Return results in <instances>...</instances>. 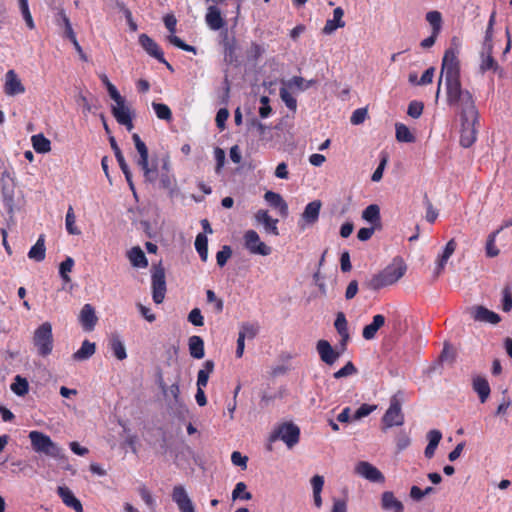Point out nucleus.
<instances>
[{
    "label": "nucleus",
    "instance_id": "nucleus-1",
    "mask_svg": "<svg viewBox=\"0 0 512 512\" xmlns=\"http://www.w3.org/2000/svg\"><path fill=\"white\" fill-rule=\"evenodd\" d=\"M445 89L446 103L459 115L460 119L479 116L474 95L469 90L463 89L461 83L447 86Z\"/></svg>",
    "mask_w": 512,
    "mask_h": 512
},
{
    "label": "nucleus",
    "instance_id": "nucleus-2",
    "mask_svg": "<svg viewBox=\"0 0 512 512\" xmlns=\"http://www.w3.org/2000/svg\"><path fill=\"white\" fill-rule=\"evenodd\" d=\"M456 41L457 38L454 37L452 39V45H455V47L451 46L444 52L441 63L440 78L437 85L436 100L438 99L440 94L443 78L445 81V87L461 83L459 49L457 47Z\"/></svg>",
    "mask_w": 512,
    "mask_h": 512
},
{
    "label": "nucleus",
    "instance_id": "nucleus-3",
    "mask_svg": "<svg viewBox=\"0 0 512 512\" xmlns=\"http://www.w3.org/2000/svg\"><path fill=\"white\" fill-rule=\"evenodd\" d=\"M32 449L39 454H44L56 460L65 458L64 450L55 442L52 441L47 434L33 430L28 435Z\"/></svg>",
    "mask_w": 512,
    "mask_h": 512
},
{
    "label": "nucleus",
    "instance_id": "nucleus-4",
    "mask_svg": "<svg viewBox=\"0 0 512 512\" xmlns=\"http://www.w3.org/2000/svg\"><path fill=\"white\" fill-rule=\"evenodd\" d=\"M405 272L406 266L403 263L388 265L382 271L373 275L367 286L371 290L378 291L396 283L404 276Z\"/></svg>",
    "mask_w": 512,
    "mask_h": 512
},
{
    "label": "nucleus",
    "instance_id": "nucleus-5",
    "mask_svg": "<svg viewBox=\"0 0 512 512\" xmlns=\"http://www.w3.org/2000/svg\"><path fill=\"white\" fill-rule=\"evenodd\" d=\"M33 345L37 349L38 355L47 357L52 353L54 347V339L52 333V325L50 322L42 323L33 334Z\"/></svg>",
    "mask_w": 512,
    "mask_h": 512
},
{
    "label": "nucleus",
    "instance_id": "nucleus-6",
    "mask_svg": "<svg viewBox=\"0 0 512 512\" xmlns=\"http://www.w3.org/2000/svg\"><path fill=\"white\" fill-rule=\"evenodd\" d=\"M282 440L288 448L295 446L300 439V429L292 422H285L278 425L269 437L270 442Z\"/></svg>",
    "mask_w": 512,
    "mask_h": 512
},
{
    "label": "nucleus",
    "instance_id": "nucleus-7",
    "mask_svg": "<svg viewBox=\"0 0 512 512\" xmlns=\"http://www.w3.org/2000/svg\"><path fill=\"white\" fill-rule=\"evenodd\" d=\"M494 43L490 41H483L481 50L479 52V72L485 74L488 71L503 76L504 70L493 57Z\"/></svg>",
    "mask_w": 512,
    "mask_h": 512
},
{
    "label": "nucleus",
    "instance_id": "nucleus-8",
    "mask_svg": "<svg viewBox=\"0 0 512 512\" xmlns=\"http://www.w3.org/2000/svg\"><path fill=\"white\" fill-rule=\"evenodd\" d=\"M132 140L134 142L135 148L139 153V158L137 160V165L141 168L144 174V178L147 182H154L156 180L157 169L156 167H150L148 161V148L146 144L142 141L140 136L137 133L132 135Z\"/></svg>",
    "mask_w": 512,
    "mask_h": 512
},
{
    "label": "nucleus",
    "instance_id": "nucleus-9",
    "mask_svg": "<svg viewBox=\"0 0 512 512\" xmlns=\"http://www.w3.org/2000/svg\"><path fill=\"white\" fill-rule=\"evenodd\" d=\"M382 423L384 425V430L394 426H402L404 424L401 400L397 394L391 397L390 405L382 417Z\"/></svg>",
    "mask_w": 512,
    "mask_h": 512
},
{
    "label": "nucleus",
    "instance_id": "nucleus-10",
    "mask_svg": "<svg viewBox=\"0 0 512 512\" xmlns=\"http://www.w3.org/2000/svg\"><path fill=\"white\" fill-rule=\"evenodd\" d=\"M460 144L464 148L471 147L477 140L476 124L479 123V116L464 117L460 119Z\"/></svg>",
    "mask_w": 512,
    "mask_h": 512
},
{
    "label": "nucleus",
    "instance_id": "nucleus-11",
    "mask_svg": "<svg viewBox=\"0 0 512 512\" xmlns=\"http://www.w3.org/2000/svg\"><path fill=\"white\" fill-rule=\"evenodd\" d=\"M151 280L153 301L156 304H161L166 294V280L165 270L160 264L153 266Z\"/></svg>",
    "mask_w": 512,
    "mask_h": 512
},
{
    "label": "nucleus",
    "instance_id": "nucleus-12",
    "mask_svg": "<svg viewBox=\"0 0 512 512\" xmlns=\"http://www.w3.org/2000/svg\"><path fill=\"white\" fill-rule=\"evenodd\" d=\"M244 245L252 254L267 256L271 253V248L260 240L255 230H247L244 234Z\"/></svg>",
    "mask_w": 512,
    "mask_h": 512
},
{
    "label": "nucleus",
    "instance_id": "nucleus-13",
    "mask_svg": "<svg viewBox=\"0 0 512 512\" xmlns=\"http://www.w3.org/2000/svg\"><path fill=\"white\" fill-rule=\"evenodd\" d=\"M139 44L150 56L164 64L169 70H173L172 65L166 61L162 49L151 37L144 33L141 34L139 36Z\"/></svg>",
    "mask_w": 512,
    "mask_h": 512
},
{
    "label": "nucleus",
    "instance_id": "nucleus-14",
    "mask_svg": "<svg viewBox=\"0 0 512 512\" xmlns=\"http://www.w3.org/2000/svg\"><path fill=\"white\" fill-rule=\"evenodd\" d=\"M171 498L177 505L180 512H196L191 498L182 485H176L173 487Z\"/></svg>",
    "mask_w": 512,
    "mask_h": 512
},
{
    "label": "nucleus",
    "instance_id": "nucleus-15",
    "mask_svg": "<svg viewBox=\"0 0 512 512\" xmlns=\"http://www.w3.org/2000/svg\"><path fill=\"white\" fill-rule=\"evenodd\" d=\"M355 473L370 482L383 483L385 481L383 473L367 461L358 462L355 466Z\"/></svg>",
    "mask_w": 512,
    "mask_h": 512
},
{
    "label": "nucleus",
    "instance_id": "nucleus-16",
    "mask_svg": "<svg viewBox=\"0 0 512 512\" xmlns=\"http://www.w3.org/2000/svg\"><path fill=\"white\" fill-rule=\"evenodd\" d=\"M112 114L116 121L126 127L128 131H131L134 127L132 121V115L129 107L125 104V99L121 98L116 105L112 107Z\"/></svg>",
    "mask_w": 512,
    "mask_h": 512
},
{
    "label": "nucleus",
    "instance_id": "nucleus-17",
    "mask_svg": "<svg viewBox=\"0 0 512 512\" xmlns=\"http://www.w3.org/2000/svg\"><path fill=\"white\" fill-rule=\"evenodd\" d=\"M316 349L320 359L330 366L333 365L342 354L339 350H335L327 340L323 339L317 342Z\"/></svg>",
    "mask_w": 512,
    "mask_h": 512
},
{
    "label": "nucleus",
    "instance_id": "nucleus-18",
    "mask_svg": "<svg viewBox=\"0 0 512 512\" xmlns=\"http://www.w3.org/2000/svg\"><path fill=\"white\" fill-rule=\"evenodd\" d=\"M4 92L8 96H15L25 92V87L14 70H8L5 74Z\"/></svg>",
    "mask_w": 512,
    "mask_h": 512
},
{
    "label": "nucleus",
    "instance_id": "nucleus-19",
    "mask_svg": "<svg viewBox=\"0 0 512 512\" xmlns=\"http://www.w3.org/2000/svg\"><path fill=\"white\" fill-rule=\"evenodd\" d=\"M79 321L85 331L90 332L95 328L98 318L96 316L95 309L91 304H85L82 307Z\"/></svg>",
    "mask_w": 512,
    "mask_h": 512
},
{
    "label": "nucleus",
    "instance_id": "nucleus-20",
    "mask_svg": "<svg viewBox=\"0 0 512 512\" xmlns=\"http://www.w3.org/2000/svg\"><path fill=\"white\" fill-rule=\"evenodd\" d=\"M255 220L257 223L262 224L264 226V230L266 233L272 234L274 236L279 235L278 231V219L272 218L267 210H258L255 213Z\"/></svg>",
    "mask_w": 512,
    "mask_h": 512
},
{
    "label": "nucleus",
    "instance_id": "nucleus-21",
    "mask_svg": "<svg viewBox=\"0 0 512 512\" xmlns=\"http://www.w3.org/2000/svg\"><path fill=\"white\" fill-rule=\"evenodd\" d=\"M57 494L61 498L62 502L69 508H72L75 512H84L83 506L73 492L66 486H59Z\"/></svg>",
    "mask_w": 512,
    "mask_h": 512
},
{
    "label": "nucleus",
    "instance_id": "nucleus-22",
    "mask_svg": "<svg viewBox=\"0 0 512 512\" xmlns=\"http://www.w3.org/2000/svg\"><path fill=\"white\" fill-rule=\"evenodd\" d=\"M471 313L474 320L479 322L498 324L501 320L497 313L485 308L484 306L473 307Z\"/></svg>",
    "mask_w": 512,
    "mask_h": 512
},
{
    "label": "nucleus",
    "instance_id": "nucleus-23",
    "mask_svg": "<svg viewBox=\"0 0 512 512\" xmlns=\"http://www.w3.org/2000/svg\"><path fill=\"white\" fill-rule=\"evenodd\" d=\"M205 21L211 30L217 31L225 26V20L217 6H209L205 15Z\"/></svg>",
    "mask_w": 512,
    "mask_h": 512
},
{
    "label": "nucleus",
    "instance_id": "nucleus-24",
    "mask_svg": "<svg viewBox=\"0 0 512 512\" xmlns=\"http://www.w3.org/2000/svg\"><path fill=\"white\" fill-rule=\"evenodd\" d=\"M344 10L341 7H337L333 10V19H328L322 32L326 35L332 34L338 28H343L345 22L343 21Z\"/></svg>",
    "mask_w": 512,
    "mask_h": 512
},
{
    "label": "nucleus",
    "instance_id": "nucleus-25",
    "mask_svg": "<svg viewBox=\"0 0 512 512\" xmlns=\"http://www.w3.org/2000/svg\"><path fill=\"white\" fill-rule=\"evenodd\" d=\"M264 199L270 206L278 209L281 216L286 217L288 215V205L280 194L267 191L264 194Z\"/></svg>",
    "mask_w": 512,
    "mask_h": 512
},
{
    "label": "nucleus",
    "instance_id": "nucleus-26",
    "mask_svg": "<svg viewBox=\"0 0 512 512\" xmlns=\"http://www.w3.org/2000/svg\"><path fill=\"white\" fill-rule=\"evenodd\" d=\"M385 324V317L382 314H376L372 322L366 325L362 330V337L365 340H372L376 337L378 330Z\"/></svg>",
    "mask_w": 512,
    "mask_h": 512
},
{
    "label": "nucleus",
    "instance_id": "nucleus-27",
    "mask_svg": "<svg viewBox=\"0 0 512 512\" xmlns=\"http://www.w3.org/2000/svg\"><path fill=\"white\" fill-rule=\"evenodd\" d=\"M322 203L320 200H314L308 203L302 214V219L309 225L318 221Z\"/></svg>",
    "mask_w": 512,
    "mask_h": 512
},
{
    "label": "nucleus",
    "instance_id": "nucleus-28",
    "mask_svg": "<svg viewBox=\"0 0 512 512\" xmlns=\"http://www.w3.org/2000/svg\"><path fill=\"white\" fill-rule=\"evenodd\" d=\"M381 505L384 510L393 512H403L404 506L393 494V492L386 491L382 494Z\"/></svg>",
    "mask_w": 512,
    "mask_h": 512
},
{
    "label": "nucleus",
    "instance_id": "nucleus-29",
    "mask_svg": "<svg viewBox=\"0 0 512 512\" xmlns=\"http://www.w3.org/2000/svg\"><path fill=\"white\" fill-rule=\"evenodd\" d=\"M109 348L112 351L113 355L118 360L122 361L127 358V353H126L124 343L118 334L114 333L110 336Z\"/></svg>",
    "mask_w": 512,
    "mask_h": 512
},
{
    "label": "nucleus",
    "instance_id": "nucleus-30",
    "mask_svg": "<svg viewBox=\"0 0 512 512\" xmlns=\"http://www.w3.org/2000/svg\"><path fill=\"white\" fill-rule=\"evenodd\" d=\"M45 256V236L42 234L39 236L36 243L30 248L28 252V257L36 262H41L45 259Z\"/></svg>",
    "mask_w": 512,
    "mask_h": 512
},
{
    "label": "nucleus",
    "instance_id": "nucleus-31",
    "mask_svg": "<svg viewBox=\"0 0 512 512\" xmlns=\"http://www.w3.org/2000/svg\"><path fill=\"white\" fill-rule=\"evenodd\" d=\"M96 351V345L93 342H90L89 340H84L82 342L81 347L73 353L72 358L75 361H84L89 359L95 354Z\"/></svg>",
    "mask_w": 512,
    "mask_h": 512
},
{
    "label": "nucleus",
    "instance_id": "nucleus-32",
    "mask_svg": "<svg viewBox=\"0 0 512 512\" xmlns=\"http://www.w3.org/2000/svg\"><path fill=\"white\" fill-rule=\"evenodd\" d=\"M473 389L478 394L481 403H485L491 392L488 381L481 376L475 377L473 379Z\"/></svg>",
    "mask_w": 512,
    "mask_h": 512
},
{
    "label": "nucleus",
    "instance_id": "nucleus-33",
    "mask_svg": "<svg viewBox=\"0 0 512 512\" xmlns=\"http://www.w3.org/2000/svg\"><path fill=\"white\" fill-rule=\"evenodd\" d=\"M190 355L195 359H202L205 355L204 341L200 336L193 335L188 340Z\"/></svg>",
    "mask_w": 512,
    "mask_h": 512
},
{
    "label": "nucleus",
    "instance_id": "nucleus-34",
    "mask_svg": "<svg viewBox=\"0 0 512 512\" xmlns=\"http://www.w3.org/2000/svg\"><path fill=\"white\" fill-rule=\"evenodd\" d=\"M362 218L374 227L381 226L380 208L376 204L367 206L362 212Z\"/></svg>",
    "mask_w": 512,
    "mask_h": 512
},
{
    "label": "nucleus",
    "instance_id": "nucleus-35",
    "mask_svg": "<svg viewBox=\"0 0 512 512\" xmlns=\"http://www.w3.org/2000/svg\"><path fill=\"white\" fill-rule=\"evenodd\" d=\"M215 364L212 360H206L203 363V368L197 374V387L205 388L208 384L209 376L214 371Z\"/></svg>",
    "mask_w": 512,
    "mask_h": 512
},
{
    "label": "nucleus",
    "instance_id": "nucleus-36",
    "mask_svg": "<svg viewBox=\"0 0 512 512\" xmlns=\"http://www.w3.org/2000/svg\"><path fill=\"white\" fill-rule=\"evenodd\" d=\"M159 186L160 188L168 191L170 197H173L177 190V183L174 174L161 172Z\"/></svg>",
    "mask_w": 512,
    "mask_h": 512
},
{
    "label": "nucleus",
    "instance_id": "nucleus-37",
    "mask_svg": "<svg viewBox=\"0 0 512 512\" xmlns=\"http://www.w3.org/2000/svg\"><path fill=\"white\" fill-rule=\"evenodd\" d=\"M32 146L37 153H47L51 150V142L43 134H36L31 137Z\"/></svg>",
    "mask_w": 512,
    "mask_h": 512
},
{
    "label": "nucleus",
    "instance_id": "nucleus-38",
    "mask_svg": "<svg viewBox=\"0 0 512 512\" xmlns=\"http://www.w3.org/2000/svg\"><path fill=\"white\" fill-rule=\"evenodd\" d=\"M128 258L134 267H146L148 265L147 258L140 247H133L128 252Z\"/></svg>",
    "mask_w": 512,
    "mask_h": 512
},
{
    "label": "nucleus",
    "instance_id": "nucleus-39",
    "mask_svg": "<svg viewBox=\"0 0 512 512\" xmlns=\"http://www.w3.org/2000/svg\"><path fill=\"white\" fill-rule=\"evenodd\" d=\"M500 233V230H495L492 233H490L486 240L485 245V252L486 256L489 258H494L499 255L500 250L496 246V238L497 235Z\"/></svg>",
    "mask_w": 512,
    "mask_h": 512
},
{
    "label": "nucleus",
    "instance_id": "nucleus-40",
    "mask_svg": "<svg viewBox=\"0 0 512 512\" xmlns=\"http://www.w3.org/2000/svg\"><path fill=\"white\" fill-rule=\"evenodd\" d=\"M396 139L398 142L413 143L415 136L411 133L409 128L403 123H397L395 125Z\"/></svg>",
    "mask_w": 512,
    "mask_h": 512
},
{
    "label": "nucleus",
    "instance_id": "nucleus-41",
    "mask_svg": "<svg viewBox=\"0 0 512 512\" xmlns=\"http://www.w3.org/2000/svg\"><path fill=\"white\" fill-rule=\"evenodd\" d=\"M195 248L202 261H207L208 258V239L205 234L199 233L196 236Z\"/></svg>",
    "mask_w": 512,
    "mask_h": 512
},
{
    "label": "nucleus",
    "instance_id": "nucleus-42",
    "mask_svg": "<svg viewBox=\"0 0 512 512\" xmlns=\"http://www.w3.org/2000/svg\"><path fill=\"white\" fill-rule=\"evenodd\" d=\"M426 20L431 25L433 34H440L442 29V15L439 11H430L426 14Z\"/></svg>",
    "mask_w": 512,
    "mask_h": 512
},
{
    "label": "nucleus",
    "instance_id": "nucleus-43",
    "mask_svg": "<svg viewBox=\"0 0 512 512\" xmlns=\"http://www.w3.org/2000/svg\"><path fill=\"white\" fill-rule=\"evenodd\" d=\"M76 223V216L74 213V209L72 206L68 207L66 217H65V226L66 230L70 235H79L81 231L78 229V227L75 225Z\"/></svg>",
    "mask_w": 512,
    "mask_h": 512
},
{
    "label": "nucleus",
    "instance_id": "nucleus-44",
    "mask_svg": "<svg viewBox=\"0 0 512 512\" xmlns=\"http://www.w3.org/2000/svg\"><path fill=\"white\" fill-rule=\"evenodd\" d=\"M11 390L18 396H24L28 393L29 390L28 381L25 378L17 375L15 377V382L11 385Z\"/></svg>",
    "mask_w": 512,
    "mask_h": 512
},
{
    "label": "nucleus",
    "instance_id": "nucleus-45",
    "mask_svg": "<svg viewBox=\"0 0 512 512\" xmlns=\"http://www.w3.org/2000/svg\"><path fill=\"white\" fill-rule=\"evenodd\" d=\"M152 107L159 119L166 121L172 120L171 109L166 104L153 102Z\"/></svg>",
    "mask_w": 512,
    "mask_h": 512
},
{
    "label": "nucleus",
    "instance_id": "nucleus-46",
    "mask_svg": "<svg viewBox=\"0 0 512 512\" xmlns=\"http://www.w3.org/2000/svg\"><path fill=\"white\" fill-rule=\"evenodd\" d=\"M247 486L244 482H238L232 492L233 499L250 500L252 494L248 492Z\"/></svg>",
    "mask_w": 512,
    "mask_h": 512
},
{
    "label": "nucleus",
    "instance_id": "nucleus-47",
    "mask_svg": "<svg viewBox=\"0 0 512 512\" xmlns=\"http://www.w3.org/2000/svg\"><path fill=\"white\" fill-rule=\"evenodd\" d=\"M73 266L74 260L71 257H67L64 261L61 262L59 266V274L65 282H69L71 280L68 276V273L72 271Z\"/></svg>",
    "mask_w": 512,
    "mask_h": 512
},
{
    "label": "nucleus",
    "instance_id": "nucleus-48",
    "mask_svg": "<svg viewBox=\"0 0 512 512\" xmlns=\"http://www.w3.org/2000/svg\"><path fill=\"white\" fill-rule=\"evenodd\" d=\"M259 331V326L257 324L245 322L241 325V330L239 332V335H243V339L247 338H254Z\"/></svg>",
    "mask_w": 512,
    "mask_h": 512
},
{
    "label": "nucleus",
    "instance_id": "nucleus-49",
    "mask_svg": "<svg viewBox=\"0 0 512 512\" xmlns=\"http://www.w3.org/2000/svg\"><path fill=\"white\" fill-rule=\"evenodd\" d=\"M100 79H101L102 83L106 86L110 97L115 102H119V100H121V98H123V97L120 95V93L118 92L117 88L109 81L107 75L102 74L100 76Z\"/></svg>",
    "mask_w": 512,
    "mask_h": 512
},
{
    "label": "nucleus",
    "instance_id": "nucleus-50",
    "mask_svg": "<svg viewBox=\"0 0 512 512\" xmlns=\"http://www.w3.org/2000/svg\"><path fill=\"white\" fill-rule=\"evenodd\" d=\"M109 142H110L112 150L114 151V154H115V157L119 164L120 169L126 168V166H128V164L126 163L125 158H124V156L121 152V149L119 148L115 138L113 136H111L109 138Z\"/></svg>",
    "mask_w": 512,
    "mask_h": 512
},
{
    "label": "nucleus",
    "instance_id": "nucleus-51",
    "mask_svg": "<svg viewBox=\"0 0 512 512\" xmlns=\"http://www.w3.org/2000/svg\"><path fill=\"white\" fill-rule=\"evenodd\" d=\"M160 386H161V388H162V390H163L165 395H170L173 398L175 404L180 403V386H179V383H174V384H172L168 388L163 383H161Z\"/></svg>",
    "mask_w": 512,
    "mask_h": 512
},
{
    "label": "nucleus",
    "instance_id": "nucleus-52",
    "mask_svg": "<svg viewBox=\"0 0 512 512\" xmlns=\"http://www.w3.org/2000/svg\"><path fill=\"white\" fill-rule=\"evenodd\" d=\"M355 373H357V368L351 361H348L341 369L336 371L333 376L336 379H340L343 377L353 375Z\"/></svg>",
    "mask_w": 512,
    "mask_h": 512
},
{
    "label": "nucleus",
    "instance_id": "nucleus-53",
    "mask_svg": "<svg viewBox=\"0 0 512 512\" xmlns=\"http://www.w3.org/2000/svg\"><path fill=\"white\" fill-rule=\"evenodd\" d=\"M19 7H20L22 16H23V18L25 20V23H26L27 27L29 29H31V30L34 29L35 28V24H34L32 15H31L30 10H29L28 1H23V2L19 3Z\"/></svg>",
    "mask_w": 512,
    "mask_h": 512
},
{
    "label": "nucleus",
    "instance_id": "nucleus-54",
    "mask_svg": "<svg viewBox=\"0 0 512 512\" xmlns=\"http://www.w3.org/2000/svg\"><path fill=\"white\" fill-rule=\"evenodd\" d=\"M334 326L338 334H345L348 331V322L343 312H339L336 315Z\"/></svg>",
    "mask_w": 512,
    "mask_h": 512
},
{
    "label": "nucleus",
    "instance_id": "nucleus-55",
    "mask_svg": "<svg viewBox=\"0 0 512 512\" xmlns=\"http://www.w3.org/2000/svg\"><path fill=\"white\" fill-rule=\"evenodd\" d=\"M424 105L420 101H411L408 105L407 114L412 118H419L423 113Z\"/></svg>",
    "mask_w": 512,
    "mask_h": 512
},
{
    "label": "nucleus",
    "instance_id": "nucleus-56",
    "mask_svg": "<svg viewBox=\"0 0 512 512\" xmlns=\"http://www.w3.org/2000/svg\"><path fill=\"white\" fill-rule=\"evenodd\" d=\"M168 40L171 44H173L174 46H176L177 48L181 49V50H184V51H187V52H192V53H196V48L194 46H191L189 44H186L182 39H180L178 36H175V35H170L168 37Z\"/></svg>",
    "mask_w": 512,
    "mask_h": 512
},
{
    "label": "nucleus",
    "instance_id": "nucleus-57",
    "mask_svg": "<svg viewBox=\"0 0 512 512\" xmlns=\"http://www.w3.org/2000/svg\"><path fill=\"white\" fill-rule=\"evenodd\" d=\"M60 17H61V20L63 22L64 28H65L64 36L66 38H68L70 41L76 39V35H75L74 31H73V28H72V25L70 23V20L67 17V15L65 14L64 11L60 12Z\"/></svg>",
    "mask_w": 512,
    "mask_h": 512
},
{
    "label": "nucleus",
    "instance_id": "nucleus-58",
    "mask_svg": "<svg viewBox=\"0 0 512 512\" xmlns=\"http://www.w3.org/2000/svg\"><path fill=\"white\" fill-rule=\"evenodd\" d=\"M232 255V250L230 248V246H223L222 250L218 251L217 254H216V261H217V264L220 266V267H223L228 259L231 257Z\"/></svg>",
    "mask_w": 512,
    "mask_h": 512
},
{
    "label": "nucleus",
    "instance_id": "nucleus-59",
    "mask_svg": "<svg viewBox=\"0 0 512 512\" xmlns=\"http://www.w3.org/2000/svg\"><path fill=\"white\" fill-rule=\"evenodd\" d=\"M424 202H425V206H426V220L429 223H434L435 220L438 217V212H437L436 209H434V207H433L430 199L428 198L427 194H425V196H424Z\"/></svg>",
    "mask_w": 512,
    "mask_h": 512
},
{
    "label": "nucleus",
    "instance_id": "nucleus-60",
    "mask_svg": "<svg viewBox=\"0 0 512 512\" xmlns=\"http://www.w3.org/2000/svg\"><path fill=\"white\" fill-rule=\"evenodd\" d=\"M264 51V48L260 44L252 42L250 48L247 50V57L250 60L256 61L262 56Z\"/></svg>",
    "mask_w": 512,
    "mask_h": 512
},
{
    "label": "nucleus",
    "instance_id": "nucleus-61",
    "mask_svg": "<svg viewBox=\"0 0 512 512\" xmlns=\"http://www.w3.org/2000/svg\"><path fill=\"white\" fill-rule=\"evenodd\" d=\"M280 97L289 109H291V110L296 109V107H297L296 99L285 88L280 89Z\"/></svg>",
    "mask_w": 512,
    "mask_h": 512
},
{
    "label": "nucleus",
    "instance_id": "nucleus-62",
    "mask_svg": "<svg viewBox=\"0 0 512 512\" xmlns=\"http://www.w3.org/2000/svg\"><path fill=\"white\" fill-rule=\"evenodd\" d=\"M375 408H376L375 405H369V404L364 403L356 410V412L354 413L353 419L359 420L363 417H366L369 414H371L375 410Z\"/></svg>",
    "mask_w": 512,
    "mask_h": 512
},
{
    "label": "nucleus",
    "instance_id": "nucleus-63",
    "mask_svg": "<svg viewBox=\"0 0 512 512\" xmlns=\"http://www.w3.org/2000/svg\"><path fill=\"white\" fill-rule=\"evenodd\" d=\"M188 321L194 326H202L204 324V318L201 314L200 309H192L188 315Z\"/></svg>",
    "mask_w": 512,
    "mask_h": 512
},
{
    "label": "nucleus",
    "instance_id": "nucleus-64",
    "mask_svg": "<svg viewBox=\"0 0 512 512\" xmlns=\"http://www.w3.org/2000/svg\"><path fill=\"white\" fill-rule=\"evenodd\" d=\"M367 117V110L365 108L356 109L350 118L353 125H359L365 121Z\"/></svg>",
    "mask_w": 512,
    "mask_h": 512
}]
</instances>
